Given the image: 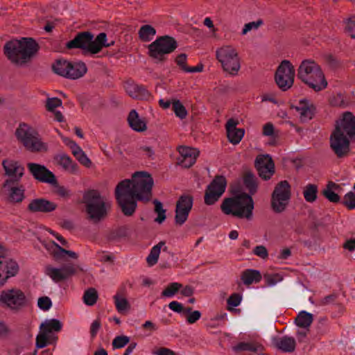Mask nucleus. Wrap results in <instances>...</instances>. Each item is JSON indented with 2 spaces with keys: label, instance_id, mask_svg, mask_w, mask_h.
Returning <instances> with one entry per match:
<instances>
[{
  "label": "nucleus",
  "instance_id": "f257e3e1",
  "mask_svg": "<svg viewBox=\"0 0 355 355\" xmlns=\"http://www.w3.org/2000/svg\"><path fill=\"white\" fill-rule=\"evenodd\" d=\"M153 184V179L148 173L139 171L132 175V180H123L116 185L115 198L125 216L134 214L138 200L150 201Z\"/></svg>",
  "mask_w": 355,
  "mask_h": 355
},
{
  "label": "nucleus",
  "instance_id": "f03ea898",
  "mask_svg": "<svg viewBox=\"0 0 355 355\" xmlns=\"http://www.w3.org/2000/svg\"><path fill=\"white\" fill-rule=\"evenodd\" d=\"M355 140V116L350 112L343 114V118L336 122L334 130L330 136V147L338 158L349 154V142Z\"/></svg>",
  "mask_w": 355,
  "mask_h": 355
},
{
  "label": "nucleus",
  "instance_id": "7ed1b4c3",
  "mask_svg": "<svg viewBox=\"0 0 355 355\" xmlns=\"http://www.w3.org/2000/svg\"><path fill=\"white\" fill-rule=\"evenodd\" d=\"M39 45L31 37H23L21 40H11L3 47L5 55L13 63L23 65L28 62L38 51Z\"/></svg>",
  "mask_w": 355,
  "mask_h": 355
},
{
  "label": "nucleus",
  "instance_id": "20e7f679",
  "mask_svg": "<svg viewBox=\"0 0 355 355\" xmlns=\"http://www.w3.org/2000/svg\"><path fill=\"white\" fill-rule=\"evenodd\" d=\"M297 78L315 92L327 86V82L320 66L313 60H303L297 69Z\"/></svg>",
  "mask_w": 355,
  "mask_h": 355
},
{
  "label": "nucleus",
  "instance_id": "39448f33",
  "mask_svg": "<svg viewBox=\"0 0 355 355\" xmlns=\"http://www.w3.org/2000/svg\"><path fill=\"white\" fill-rule=\"evenodd\" d=\"M222 211L239 218H252L254 201L250 195L242 193L234 198H225L220 205Z\"/></svg>",
  "mask_w": 355,
  "mask_h": 355
},
{
  "label": "nucleus",
  "instance_id": "423d86ee",
  "mask_svg": "<svg viewBox=\"0 0 355 355\" xmlns=\"http://www.w3.org/2000/svg\"><path fill=\"white\" fill-rule=\"evenodd\" d=\"M94 35L89 31L79 32L75 37L66 44L69 49H81L86 50L92 54L99 53L103 47L110 46L114 44L106 43L107 35L105 33H99L95 39Z\"/></svg>",
  "mask_w": 355,
  "mask_h": 355
},
{
  "label": "nucleus",
  "instance_id": "0eeeda50",
  "mask_svg": "<svg viewBox=\"0 0 355 355\" xmlns=\"http://www.w3.org/2000/svg\"><path fill=\"white\" fill-rule=\"evenodd\" d=\"M15 136L28 150L32 153L46 152L47 144L42 141L39 133L25 123H21L16 129Z\"/></svg>",
  "mask_w": 355,
  "mask_h": 355
},
{
  "label": "nucleus",
  "instance_id": "6e6552de",
  "mask_svg": "<svg viewBox=\"0 0 355 355\" xmlns=\"http://www.w3.org/2000/svg\"><path fill=\"white\" fill-rule=\"evenodd\" d=\"M0 304L3 308L18 312L29 305V300L21 289L12 288L1 292Z\"/></svg>",
  "mask_w": 355,
  "mask_h": 355
},
{
  "label": "nucleus",
  "instance_id": "1a4fd4ad",
  "mask_svg": "<svg viewBox=\"0 0 355 355\" xmlns=\"http://www.w3.org/2000/svg\"><path fill=\"white\" fill-rule=\"evenodd\" d=\"M83 199L90 219L98 222L106 216L105 202L97 190L87 191L85 193Z\"/></svg>",
  "mask_w": 355,
  "mask_h": 355
},
{
  "label": "nucleus",
  "instance_id": "9d476101",
  "mask_svg": "<svg viewBox=\"0 0 355 355\" xmlns=\"http://www.w3.org/2000/svg\"><path fill=\"white\" fill-rule=\"evenodd\" d=\"M217 60L225 71L232 76L238 73L241 68L240 58L236 50L231 46H225L216 52Z\"/></svg>",
  "mask_w": 355,
  "mask_h": 355
},
{
  "label": "nucleus",
  "instance_id": "9b49d317",
  "mask_svg": "<svg viewBox=\"0 0 355 355\" xmlns=\"http://www.w3.org/2000/svg\"><path fill=\"white\" fill-rule=\"evenodd\" d=\"M291 197V187L287 180L280 181L271 195V208L275 213H282L287 207Z\"/></svg>",
  "mask_w": 355,
  "mask_h": 355
},
{
  "label": "nucleus",
  "instance_id": "f8f14e48",
  "mask_svg": "<svg viewBox=\"0 0 355 355\" xmlns=\"http://www.w3.org/2000/svg\"><path fill=\"white\" fill-rule=\"evenodd\" d=\"M178 47L176 40L168 35L157 37L148 45L149 55L159 62L164 60V55L173 52Z\"/></svg>",
  "mask_w": 355,
  "mask_h": 355
},
{
  "label": "nucleus",
  "instance_id": "ddd939ff",
  "mask_svg": "<svg viewBox=\"0 0 355 355\" xmlns=\"http://www.w3.org/2000/svg\"><path fill=\"white\" fill-rule=\"evenodd\" d=\"M295 75L293 65L289 60H284L277 69L275 76V82L282 90L286 91L293 85Z\"/></svg>",
  "mask_w": 355,
  "mask_h": 355
},
{
  "label": "nucleus",
  "instance_id": "4468645a",
  "mask_svg": "<svg viewBox=\"0 0 355 355\" xmlns=\"http://www.w3.org/2000/svg\"><path fill=\"white\" fill-rule=\"evenodd\" d=\"M226 186L225 178L223 175H216L205 190V203L207 205L215 204L225 192Z\"/></svg>",
  "mask_w": 355,
  "mask_h": 355
},
{
  "label": "nucleus",
  "instance_id": "2eb2a0df",
  "mask_svg": "<svg viewBox=\"0 0 355 355\" xmlns=\"http://www.w3.org/2000/svg\"><path fill=\"white\" fill-rule=\"evenodd\" d=\"M2 191L10 203H21L25 198V187L19 184V181L6 180L2 184Z\"/></svg>",
  "mask_w": 355,
  "mask_h": 355
},
{
  "label": "nucleus",
  "instance_id": "dca6fc26",
  "mask_svg": "<svg viewBox=\"0 0 355 355\" xmlns=\"http://www.w3.org/2000/svg\"><path fill=\"white\" fill-rule=\"evenodd\" d=\"M7 252L0 245V286H3L7 280L18 272L19 266L16 261L6 256Z\"/></svg>",
  "mask_w": 355,
  "mask_h": 355
},
{
  "label": "nucleus",
  "instance_id": "f3484780",
  "mask_svg": "<svg viewBox=\"0 0 355 355\" xmlns=\"http://www.w3.org/2000/svg\"><path fill=\"white\" fill-rule=\"evenodd\" d=\"M78 270H81L79 267L71 263L62 265L60 268H54L48 265L44 268V272L53 282H60L68 279L75 274Z\"/></svg>",
  "mask_w": 355,
  "mask_h": 355
},
{
  "label": "nucleus",
  "instance_id": "a211bd4d",
  "mask_svg": "<svg viewBox=\"0 0 355 355\" xmlns=\"http://www.w3.org/2000/svg\"><path fill=\"white\" fill-rule=\"evenodd\" d=\"M193 198L191 195H182L176 202L175 221L178 225H183L188 218L193 207Z\"/></svg>",
  "mask_w": 355,
  "mask_h": 355
},
{
  "label": "nucleus",
  "instance_id": "6ab92c4d",
  "mask_svg": "<svg viewBox=\"0 0 355 355\" xmlns=\"http://www.w3.org/2000/svg\"><path fill=\"white\" fill-rule=\"evenodd\" d=\"M27 168L35 180L52 185L57 184L55 175L45 166L36 163H28Z\"/></svg>",
  "mask_w": 355,
  "mask_h": 355
},
{
  "label": "nucleus",
  "instance_id": "aec40b11",
  "mask_svg": "<svg viewBox=\"0 0 355 355\" xmlns=\"http://www.w3.org/2000/svg\"><path fill=\"white\" fill-rule=\"evenodd\" d=\"M255 167L259 176L264 180H268L275 173V164L268 155H259L255 159Z\"/></svg>",
  "mask_w": 355,
  "mask_h": 355
},
{
  "label": "nucleus",
  "instance_id": "412c9836",
  "mask_svg": "<svg viewBox=\"0 0 355 355\" xmlns=\"http://www.w3.org/2000/svg\"><path fill=\"white\" fill-rule=\"evenodd\" d=\"M2 166L5 175L9 177L7 180H21L24 173V167L19 162L13 159H4Z\"/></svg>",
  "mask_w": 355,
  "mask_h": 355
},
{
  "label": "nucleus",
  "instance_id": "4be33fe9",
  "mask_svg": "<svg viewBox=\"0 0 355 355\" xmlns=\"http://www.w3.org/2000/svg\"><path fill=\"white\" fill-rule=\"evenodd\" d=\"M178 152L180 153L178 164L184 168L192 166L196 163L200 153L198 149L188 146L179 147Z\"/></svg>",
  "mask_w": 355,
  "mask_h": 355
},
{
  "label": "nucleus",
  "instance_id": "5701e85b",
  "mask_svg": "<svg viewBox=\"0 0 355 355\" xmlns=\"http://www.w3.org/2000/svg\"><path fill=\"white\" fill-rule=\"evenodd\" d=\"M294 108L298 112L300 120L302 123L308 122L312 119L316 111L315 105L306 98L300 100L298 104L294 106Z\"/></svg>",
  "mask_w": 355,
  "mask_h": 355
},
{
  "label": "nucleus",
  "instance_id": "b1692460",
  "mask_svg": "<svg viewBox=\"0 0 355 355\" xmlns=\"http://www.w3.org/2000/svg\"><path fill=\"white\" fill-rule=\"evenodd\" d=\"M57 208V205L46 198H35L29 202L27 210L31 213H49Z\"/></svg>",
  "mask_w": 355,
  "mask_h": 355
},
{
  "label": "nucleus",
  "instance_id": "393cba45",
  "mask_svg": "<svg viewBox=\"0 0 355 355\" xmlns=\"http://www.w3.org/2000/svg\"><path fill=\"white\" fill-rule=\"evenodd\" d=\"M238 123L237 120L230 119L225 125L227 138L233 144H239L244 135L243 129L236 128Z\"/></svg>",
  "mask_w": 355,
  "mask_h": 355
},
{
  "label": "nucleus",
  "instance_id": "a878e982",
  "mask_svg": "<svg viewBox=\"0 0 355 355\" xmlns=\"http://www.w3.org/2000/svg\"><path fill=\"white\" fill-rule=\"evenodd\" d=\"M125 89L128 94L135 99L146 100L150 97V93L143 86L134 83H126Z\"/></svg>",
  "mask_w": 355,
  "mask_h": 355
},
{
  "label": "nucleus",
  "instance_id": "bb28decb",
  "mask_svg": "<svg viewBox=\"0 0 355 355\" xmlns=\"http://www.w3.org/2000/svg\"><path fill=\"white\" fill-rule=\"evenodd\" d=\"M55 159L60 166L69 173L71 174L78 173L79 167L78 164L73 162L69 155L66 154H60L55 157Z\"/></svg>",
  "mask_w": 355,
  "mask_h": 355
},
{
  "label": "nucleus",
  "instance_id": "cd10ccee",
  "mask_svg": "<svg viewBox=\"0 0 355 355\" xmlns=\"http://www.w3.org/2000/svg\"><path fill=\"white\" fill-rule=\"evenodd\" d=\"M127 120L130 127L136 132H144L147 129L146 121L139 116L135 110L130 112Z\"/></svg>",
  "mask_w": 355,
  "mask_h": 355
},
{
  "label": "nucleus",
  "instance_id": "c85d7f7f",
  "mask_svg": "<svg viewBox=\"0 0 355 355\" xmlns=\"http://www.w3.org/2000/svg\"><path fill=\"white\" fill-rule=\"evenodd\" d=\"M274 345L283 352H293L295 349V340L292 337L283 336L274 341Z\"/></svg>",
  "mask_w": 355,
  "mask_h": 355
},
{
  "label": "nucleus",
  "instance_id": "c756f323",
  "mask_svg": "<svg viewBox=\"0 0 355 355\" xmlns=\"http://www.w3.org/2000/svg\"><path fill=\"white\" fill-rule=\"evenodd\" d=\"M52 250L50 251L51 254L53 256V259L56 261H59L64 259L66 255H68L72 259H77L78 254L71 250H67L62 248H61L56 243L53 241L51 243Z\"/></svg>",
  "mask_w": 355,
  "mask_h": 355
},
{
  "label": "nucleus",
  "instance_id": "7c9ffc66",
  "mask_svg": "<svg viewBox=\"0 0 355 355\" xmlns=\"http://www.w3.org/2000/svg\"><path fill=\"white\" fill-rule=\"evenodd\" d=\"M71 67H69L67 78L76 80L83 77L87 71V68L85 62H71Z\"/></svg>",
  "mask_w": 355,
  "mask_h": 355
},
{
  "label": "nucleus",
  "instance_id": "2f4dec72",
  "mask_svg": "<svg viewBox=\"0 0 355 355\" xmlns=\"http://www.w3.org/2000/svg\"><path fill=\"white\" fill-rule=\"evenodd\" d=\"M234 352L249 351L257 354H262L263 346L257 342H241L233 347Z\"/></svg>",
  "mask_w": 355,
  "mask_h": 355
},
{
  "label": "nucleus",
  "instance_id": "473e14b6",
  "mask_svg": "<svg viewBox=\"0 0 355 355\" xmlns=\"http://www.w3.org/2000/svg\"><path fill=\"white\" fill-rule=\"evenodd\" d=\"M241 279L244 284L249 286L254 282H259L261 280V275L259 270L247 269L242 272Z\"/></svg>",
  "mask_w": 355,
  "mask_h": 355
},
{
  "label": "nucleus",
  "instance_id": "72a5a7b5",
  "mask_svg": "<svg viewBox=\"0 0 355 355\" xmlns=\"http://www.w3.org/2000/svg\"><path fill=\"white\" fill-rule=\"evenodd\" d=\"M69 67H71V62L66 60H57L52 65L53 71L64 78L68 77Z\"/></svg>",
  "mask_w": 355,
  "mask_h": 355
},
{
  "label": "nucleus",
  "instance_id": "f704fd0d",
  "mask_svg": "<svg viewBox=\"0 0 355 355\" xmlns=\"http://www.w3.org/2000/svg\"><path fill=\"white\" fill-rule=\"evenodd\" d=\"M313 317L311 313H307L305 311H302L297 315L295 322L297 326L304 328L309 329L313 322Z\"/></svg>",
  "mask_w": 355,
  "mask_h": 355
},
{
  "label": "nucleus",
  "instance_id": "c9c22d12",
  "mask_svg": "<svg viewBox=\"0 0 355 355\" xmlns=\"http://www.w3.org/2000/svg\"><path fill=\"white\" fill-rule=\"evenodd\" d=\"M62 324L57 319L46 320L40 326V329L43 332L49 334L52 331L58 332L62 329Z\"/></svg>",
  "mask_w": 355,
  "mask_h": 355
},
{
  "label": "nucleus",
  "instance_id": "e433bc0d",
  "mask_svg": "<svg viewBox=\"0 0 355 355\" xmlns=\"http://www.w3.org/2000/svg\"><path fill=\"white\" fill-rule=\"evenodd\" d=\"M318 187L314 184H306L303 189V196L305 200L308 202H313L317 200Z\"/></svg>",
  "mask_w": 355,
  "mask_h": 355
},
{
  "label": "nucleus",
  "instance_id": "4c0bfd02",
  "mask_svg": "<svg viewBox=\"0 0 355 355\" xmlns=\"http://www.w3.org/2000/svg\"><path fill=\"white\" fill-rule=\"evenodd\" d=\"M164 245V241H160L151 248L150 254L146 258V261L150 266H154L157 263L161 248Z\"/></svg>",
  "mask_w": 355,
  "mask_h": 355
},
{
  "label": "nucleus",
  "instance_id": "58836bf2",
  "mask_svg": "<svg viewBox=\"0 0 355 355\" xmlns=\"http://www.w3.org/2000/svg\"><path fill=\"white\" fill-rule=\"evenodd\" d=\"M243 183L251 195H253L257 192V178L252 172H247L245 173L243 177Z\"/></svg>",
  "mask_w": 355,
  "mask_h": 355
},
{
  "label": "nucleus",
  "instance_id": "ea45409f",
  "mask_svg": "<svg viewBox=\"0 0 355 355\" xmlns=\"http://www.w3.org/2000/svg\"><path fill=\"white\" fill-rule=\"evenodd\" d=\"M339 186L333 182H329L327 188L322 191L323 196L330 202L337 203L340 202V196L332 191L333 188H338Z\"/></svg>",
  "mask_w": 355,
  "mask_h": 355
},
{
  "label": "nucleus",
  "instance_id": "a19ab883",
  "mask_svg": "<svg viewBox=\"0 0 355 355\" xmlns=\"http://www.w3.org/2000/svg\"><path fill=\"white\" fill-rule=\"evenodd\" d=\"M156 34V30L150 25H144L139 31V35L143 42H149Z\"/></svg>",
  "mask_w": 355,
  "mask_h": 355
},
{
  "label": "nucleus",
  "instance_id": "79ce46f5",
  "mask_svg": "<svg viewBox=\"0 0 355 355\" xmlns=\"http://www.w3.org/2000/svg\"><path fill=\"white\" fill-rule=\"evenodd\" d=\"M98 293L94 288H89L85 291L83 295L84 302L88 306H93L98 300Z\"/></svg>",
  "mask_w": 355,
  "mask_h": 355
},
{
  "label": "nucleus",
  "instance_id": "37998d69",
  "mask_svg": "<svg viewBox=\"0 0 355 355\" xmlns=\"http://www.w3.org/2000/svg\"><path fill=\"white\" fill-rule=\"evenodd\" d=\"M182 288V284L178 282L169 284L167 287L162 292V296L171 297L175 295L180 289Z\"/></svg>",
  "mask_w": 355,
  "mask_h": 355
},
{
  "label": "nucleus",
  "instance_id": "c03bdc74",
  "mask_svg": "<svg viewBox=\"0 0 355 355\" xmlns=\"http://www.w3.org/2000/svg\"><path fill=\"white\" fill-rule=\"evenodd\" d=\"M153 204L155 205V212L157 214L155 221L161 224L166 219V209L163 208L162 203L157 199L153 200Z\"/></svg>",
  "mask_w": 355,
  "mask_h": 355
},
{
  "label": "nucleus",
  "instance_id": "a18cd8bd",
  "mask_svg": "<svg viewBox=\"0 0 355 355\" xmlns=\"http://www.w3.org/2000/svg\"><path fill=\"white\" fill-rule=\"evenodd\" d=\"M172 108L175 115L180 119H184L187 115V112L179 100L172 101Z\"/></svg>",
  "mask_w": 355,
  "mask_h": 355
},
{
  "label": "nucleus",
  "instance_id": "49530a36",
  "mask_svg": "<svg viewBox=\"0 0 355 355\" xmlns=\"http://www.w3.org/2000/svg\"><path fill=\"white\" fill-rule=\"evenodd\" d=\"M329 103L334 107H345L347 105V103L345 101V97L341 93L333 94L329 98Z\"/></svg>",
  "mask_w": 355,
  "mask_h": 355
},
{
  "label": "nucleus",
  "instance_id": "de8ad7c7",
  "mask_svg": "<svg viewBox=\"0 0 355 355\" xmlns=\"http://www.w3.org/2000/svg\"><path fill=\"white\" fill-rule=\"evenodd\" d=\"M184 313L187 314L186 320L189 324L196 322L201 317V313L199 311H192L191 307L185 308Z\"/></svg>",
  "mask_w": 355,
  "mask_h": 355
},
{
  "label": "nucleus",
  "instance_id": "09e8293b",
  "mask_svg": "<svg viewBox=\"0 0 355 355\" xmlns=\"http://www.w3.org/2000/svg\"><path fill=\"white\" fill-rule=\"evenodd\" d=\"M345 30L352 38H355V15L346 19Z\"/></svg>",
  "mask_w": 355,
  "mask_h": 355
},
{
  "label": "nucleus",
  "instance_id": "8fccbe9b",
  "mask_svg": "<svg viewBox=\"0 0 355 355\" xmlns=\"http://www.w3.org/2000/svg\"><path fill=\"white\" fill-rule=\"evenodd\" d=\"M342 204L349 209L355 208V194L352 191L346 193L342 201Z\"/></svg>",
  "mask_w": 355,
  "mask_h": 355
},
{
  "label": "nucleus",
  "instance_id": "3c124183",
  "mask_svg": "<svg viewBox=\"0 0 355 355\" xmlns=\"http://www.w3.org/2000/svg\"><path fill=\"white\" fill-rule=\"evenodd\" d=\"M130 342V338L127 336H118L112 340L113 349H120L125 347Z\"/></svg>",
  "mask_w": 355,
  "mask_h": 355
},
{
  "label": "nucleus",
  "instance_id": "603ef678",
  "mask_svg": "<svg viewBox=\"0 0 355 355\" xmlns=\"http://www.w3.org/2000/svg\"><path fill=\"white\" fill-rule=\"evenodd\" d=\"M63 142L71 150L73 156H77L82 150L81 148L73 140L68 137H62Z\"/></svg>",
  "mask_w": 355,
  "mask_h": 355
},
{
  "label": "nucleus",
  "instance_id": "864d4df0",
  "mask_svg": "<svg viewBox=\"0 0 355 355\" xmlns=\"http://www.w3.org/2000/svg\"><path fill=\"white\" fill-rule=\"evenodd\" d=\"M116 308L119 312L126 310L128 308V302L124 297H120L117 295L114 297Z\"/></svg>",
  "mask_w": 355,
  "mask_h": 355
},
{
  "label": "nucleus",
  "instance_id": "5fc2aeb1",
  "mask_svg": "<svg viewBox=\"0 0 355 355\" xmlns=\"http://www.w3.org/2000/svg\"><path fill=\"white\" fill-rule=\"evenodd\" d=\"M48 334L40 331V334L36 337L35 346L37 348H43L46 347L49 343Z\"/></svg>",
  "mask_w": 355,
  "mask_h": 355
},
{
  "label": "nucleus",
  "instance_id": "6e6d98bb",
  "mask_svg": "<svg viewBox=\"0 0 355 355\" xmlns=\"http://www.w3.org/2000/svg\"><path fill=\"white\" fill-rule=\"evenodd\" d=\"M264 279L268 286H274L283 279L282 275L278 273L266 274L264 275Z\"/></svg>",
  "mask_w": 355,
  "mask_h": 355
},
{
  "label": "nucleus",
  "instance_id": "4d7b16f0",
  "mask_svg": "<svg viewBox=\"0 0 355 355\" xmlns=\"http://www.w3.org/2000/svg\"><path fill=\"white\" fill-rule=\"evenodd\" d=\"M139 150L144 157L150 159H155V153L152 147L147 146H140Z\"/></svg>",
  "mask_w": 355,
  "mask_h": 355
},
{
  "label": "nucleus",
  "instance_id": "13d9d810",
  "mask_svg": "<svg viewBox=\"0 0 355 355\" xmlns=\"http://www.w3.org/2000/svg\"><path fill=\"white\" fill-rule=\"evenodd\" d=\"M74 157L82 165L85 166L87 168L91 167L92 164V161L87 156V155L85 153V152L83 150L78 153V155H77V156H74Z\"/></svg>",
  "mask_w": 355,
  "mask_h": 355
},
{
  "label": "nucleus",
  "instance_id": "bf43d9fd",
  "mask_svg": "<svg viewBox=\"0 0 355 355\" xmlns=\"http://www.w3.org/2000/svg\"><path fill=\"white\" fill-rule=\"evenodd\" d=\"M263 24V21L262 19H258L256 21H252V22L245 24L242 30V35L247 34L248 32L250 31L252 29H257Z\"/></svg>",
  "mask_w": 355,
  "mask_h": 355
},
{
  "label": "nucleus",
  "instance_id": "052dcab7",
  "mask_svg": "<svg viewBox=\"0 0 355 355\" xmlns=\"http://www.w3.org/2000/svg\"><path fill=\"white\" fill-rule=\"evenodd\" d=\"M62 105V101L58 98H49L46 100L47 110L53 112L55 108Z\"/></svg>",
  "mask_w": 355,
  "mask_h": 355
},
{
  "label": "nucleus",
  "instance_id": "680f3d73",
  "mask_svg": "<svg viewBox=\"0 0 355 355\" xmlns=\"http://www.w3.org/2000/svg\"><path fill=\"white\" fill-rule=\"evenodd\" d=\"M37 305L43 311H48L52 306V302L49 297H41L38 299Z\"/></svg>",
  "mask_w": 355,
  "mask_h": 355
},
{
  "label": "nucleus",
  "instance_id": "e2e57ef3",
  "mask_svg": "<svg viewBox=\"0 0 355 355\" xmlns=\"http://www.w3.org/2000/svg\"><path fill=\"white\" fill-rule=\"evenodd\" d=\"M253 253L257 257L261 258L262 259H266L268 257V252L266 248L264 245H260L256 246L253 249Z\"/></svg>",
  "mask_w": 355,
  "mask_h": 355
},
{
  "label": "nucleus",
  "instance_id": "0e129e2a",
  "mask_svg": "<svg viewBox=\"0 0 355 355\" xmlns=\"http://www.w3.org/2000/svg\"><path fill=\"white\" fill-rule=\"evenodd\" d=\"M242 297L239 293L232 294L227 300V304L232 307L239 306L241 302Z\"/></svg>",
  "mask_w": 355,
  "mask_h": 355
},
{
  "label": "nucleus",
  "instance_id": "69168bd1",
  "mask_svg": "<svg viewBox=\"0 0 355 355\" xmlns=\"http://www.w3.org/2000/svg\"><path fill=\"white\" fill-rule=\"evenodd\" d=\"M101 327V322L100 319L95 320L91 324L90 327V335L92 338H95L97 335Z\"/></svg>",
  "mask_w": 355,
  "mask_h": 355
},
{
  "label": "nucleus",
  "instance_id": "338daca9",
  "mask_svg": "<svg viewBox=\"0 0 355 355\" xmlns=\"http://www.w3.org/2000/svg\"><path fill=\"white\" fill-rule=\"evenodd\" d=\"M168 307L170 309L173 310L176 313H183L185 312V308L182 306V304L177 301H173L169 303Z\"/></svg>",
  "mask_w": 355,
  "mask_h": 355
},
{
  "label": "nucleus",
  "instance_id": "774afa93",
  "mask_svg": "<svg viewBox=\"0 0 355 355\" xmlns=\"http://www.w3.org/2000/svg\"><path fill=\"white\" fill-rule=\"evenodd\" d=\"M152 353L155 355H176L175 352L166 347H160Z\"/></svg>",
  "mask_w": 355,
  "mask_h": 355
}]
</instances>
